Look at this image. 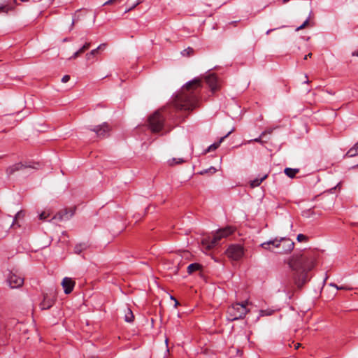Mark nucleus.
Returning <instances> with one entry per match:
<instances>
[{"label":"nucleus","mask_w":358,"mask_h":358,"mask_svg":"<svg viewBox=\"0 0 358 358\" xmlns=\"http://www.w3.org/2000/svg\"><path fill=\"white\" fill-rule=\"evenodd\" d=\"M287 264L292 271V278L295 285L301 288L310 279L308 273L315 266V257L308 252L294 255L288 260Z\"/></svg>","instance_id":"f257e3e1"},{"label":"nucleus","mask_w":358,"mask_h":358,"mask_svg":"<svg viewBox=\"0 0 358 358\" xmlns=\"http://www.w3.org/2000/svg\"><path fill=\"white\" fill-rule=\"evenodd\" d=\"M201 87L202 83L199 78L187 83L182 87L181 92L174 99L175 107L180 110H192L197 106Z\"/></svg>","instance_id":"f03ea898"},{"label":"nucleus","mask_w":358,"mask_h":358,"mask_svg":"<svg viewBox=\"0 0 358 358\" xmlns=\"http://www.w3.org/2000/svg\"><path fill=\"white\" fill-rule=\"evenodd\" d=\"M234 231L235 228L231 226L218 229L213 235V238L211 240L210 238H203L201 241L202 249L207 251L211 250L218 244L222 238L228 237Z\"/></svg>","instance_id":"7ed1b4c3"},{"label":"nucleus","mask_w":358,"mask_h":358,"mask_svg":"<svg viewBox=\"0 0 358 358\" xmlns=\"http://www.w3.org/2000/svg\"><path fill=\"white\" fill-rule=\"evenodd\" d=\"M248 301L243 303H236L231 305L227 310V319L229 321H235L244 318L248 313L247 308Z\"/></svg>","instance_id":"20e7f679"},{"label":"nucleus","mask_w":358,"mask_h":358,"mask_svg":"<svg viewBox=\"0 0 358 358\" xmlns=\"http://www.w3.org/2000/svg\"><path fill=\"white\" fill-rule=\"evenodd\" d=\"M162 110L155 111L148 118V125L152 132H159L164 127L165 118L162 114Z\"/></svg>","instance_id":"39448f33"},{"label":"nucleus","mask_w":358,"mask_h":358,"mask_svg":"<svg viewBox=\"0 0 358 358\" xmlns=\"http://www.w3.org/2000/svg\"><path fill=\"white\" fill-rule=\"evenodd\" d=\"M273 246L280 249L278 252V253H288L294 249V243L289 238H275L274 242H273Z\"/></svg>","instance_id":"423d86ee"},{"label":"nucleus","mask_w":358,"mask_h":358,"mask_svg":"<svg viewBox=\"0 0 358 358\" xmlns=\"http://www.w3.org/2000/svg\"><path fill=\"white\" fill-rule=\"evenodd\" d=\"M39 166L40 165L38 163H34V162H19V163H16L12 166H10L9 167H8L6 169V173L8 176H10V175L13 174L16 171H21V170H23L27 168L38 169Z\"/></svg>","instance_id":"0eeeda50"},{"label":"nucleus","mask_w":358,"mask_h":358,"mask_svg":"<svg viewBox=\"0 0 358 358\" xmlns=\"http://www.w3.org/2000/svg\"><path fill=\"white\" fill-rule=\"evenodd\" d=\"M226 254L232 260H239L244 254L243 247L239 244L231 245L227 248Z\"/></svg>","instance_id":"6e6552de"},{"label":"nucleus","mask_w":358,"mask_h":358,"mask_svg":"<svg viewBox=\"0 0 358 358\" xmlns=\"http://www.w3.org/2000/svg\"><path fill=\"white\" fill-rule=\"evenodd\" d=\"M89 130L94 131L98 138H103L109 136L110 127L107 122L95 126L93 128H89Z\"/></svg>","instance_id":"1a4fd4ad"},{"label":"nucleus","mask_w":358,"mask_h":358,"mask_svg":"<svg viewBox=\"0 0 358 358\" xmlns=\"http://www.w3.org/2000/svg\"><path fill=\"white\" fill-rule=\"evenodd\" d=\"M7 282L11 288H18L23 285L24 278L16 273L9 271L7 275Z\"/></svg>","instance_id":"9d476101"},{"label":"nucleus","mask_w":358,"mask_h":358,"mask_svg":"<svg viewBox=\"0 0 358 358\" xmlns=\"http://www.w3.org/2000/svg\"><path fill=\"white\" fill-rule=\"evenodd\" d=\"M75 208H71L69 210L64 209L63 210H61L58 213H57L53 219L57 220L59 221L64 220H69L70 219L75 213Z\"/></svg>","instance_id":"9b49d317"},{"label":"nucleus","mask_w":358,"mask_h":358,"mask_svg":"<svg viewBox=\"0 0 358 358\" xmlns=\"http://www.w3.org/2000/svg\"><path fill=\"white\" fill-rule=\"evenodd\" d=\"M205 80L213 92L218 90V80L215 73L208 74Z\"/></svg>","instance_id":"f8f14e48"},{"label":"nucleus","mask_w":358,"mask_h":358,"mask_svg":"<svg viewBox=\"0 0 358 358\" xmlns=\"http://www.w3.org/2000/svg\"><path fill=\"white\" fill-rule=\"evenodd\" d=\"M62 285L64 288V293L69 294L73 291L75 286V282L72 278L65 277L62 282Z\"/></svg>","instance_id":"ddd939ff"},{"label":"nucleus","mask_w":358,"mask_h":358,"mask_svg":"<svg viewBox=\"0 0 358 358\" xmlns=\"http://www.w3.org/2000/svg\"><path fill=\"white\" fill-rule=\"evenodd\" d=\"M234 131V129L231 130L230 131H229L225 136H222V138H220V139L216 142V143H213L212 145H210L206 150H205V153H207V152H209L210 151H213V150H216L221 144V143L226 138H227L231 133L232 131Z\"/></svg>","instance_id":"4468645a"},{"label":"nucleus","mask_w":358,"mask_h":358,"mask_svg":"<svg viewBox=\"0 0 358 358\" xmlns=\"http://www.w3.org/2000/svg\"><path fill=\"white\" fill-rule=\"evenodd\" d=\"M54 304V301L50 297L45 295L43 301L40 303V308L42 310H47L51 308Z\"/></svg>","instance_id":"2eb2a0df"},{"label":"nucleus","mask_w":358,"mask_h":358,"mask_svg":"<svg viewBox=\"0 0 358 358\" xmlns=\"http://www.w3.org/2000/svg\"><path fill=\"white\" fill-rule=\"evenodd\" d=\"M24 215L25 213L23 210L18 211L13 220L11 226H17L18 227H20V224H19L18 221L19 220L24 218Z\"/></svg>","instance_id":"dca6fc26"},{"label":"nucleus","mask_w":358,"mask_h":358,"mask_svg":"<svg viewBox=\"0 0 358 358\" xmlns=\"http://www.w3.org/2000/svg\"><path fill=\"white\" fill-rule=\"evenodd\" d=\"M268 177L267 174H265L262 178H257L250 181L251 187L254 188L260 185V184Z\"/></svg>","instance_id":"f3484780"},{"label":"nucleus","mask_w":358,"mask_h":358,"mask_svg":"<svg viewBox=\"0 0 358 358\" xmlns=\"http://www.w3.org/2000/svg\"><path fill=\"white\" fill-rule=\"evenodd\" d=\"M299 169H292V168H286L284 171L285 173L290 178H294L296 173H298Z\"/></svg>","instance_id":"a211bd4d"},{"label":"nucleus","mask_w":358,"mask_h":358,"mask_svg":"<svg viewBox=\"0 0 358 358\" xmlns=\"http://www.w3.org/2000/svg\"><path fill=\"white\" fill-rule=\"evenodd\" d=\"M346 155L349 157H352L358 155V143H355L346 153Z\"/></svg>","instance_id":"6ab92c4d"},{"label":"nucleus","mask_w":358,"mask_h":358,"mask_svg":"<svg viewBox=\"0 0 358 358\" xmlns=\"http://www.w3.org/2000/svg\"><path fill=\"white\" fill-rule=\"evenodd\" d=\"M134 316L129 308H127L124 315V320L127 322H132L134 321Z\"/></svg>","instance_id":"aec40b11"},{"label":"nucleus","mask_w":358,"mask_h":358,"mask_svg":"<svg viewBox=\"0 0 358 358\" xmlns=\"http://www.w3.org/2000/svg\"><path fill=\"white\" fill-rule=\"evenodd\" d=\"M201 268V265L198 263H193L187 266V273L189 274L193 273L194 271H199Z\"/></svg>","instance_id":"412c9836"},{"label":"nucleus","mask_w":358,"mask_h":358,"mask_svg":"<svg viewBox=\"0 0 358 358\" xmlns=\"http://www.w3.org/2000/svg\"><path fill=\"white\" fill-rule=\"evenodd\" d=\"M87 248V245L85 243L77 244L74 248V252L76 254H80L83 250Z\"/></svg>","instance_id":"4be33fe9"},{"label":"nucleus","mask_w":358,"mask_h":358,"mask_svg":"<svg viewBox=\"0 0 358 358\" xmlns=\"http://www.w3.org/2000/svg\"><path fill=\"white\" fill-rule=\"evenodd\" d=\"M264 137V133H261L259 136L258 138L249 140L247 143H250L252 142H257L261 143L262 145H264L266 143V141L263 140V138Z\"/></svg>","instance_id":"5701e85b"},{"label":"nucleus","mask_w":358,"mask_h":358,"mask_svg":"<svg viewBox=\"0 0 358 358\" xmlns=\"http://www.w3.org/2000/svg\"><path fill=\"white\" fill-rule=\"evenodd\" d=\"M185 162V160L182 158H172L171 159L169 160V164L170 166H173L178 164H182Z\"/></svg>","instance_id":"b1692460"},{"label":"nucleus","mask_w":358,"mask_h":358,"mask_svg":"<svg viewBox=\"0 0 358 358\" xmlns=\"http://www.w3.org/2000/svg\"><path fill=\"white\" fill-rule=\"evenodd\" d=\"M330 286L335 287L338 290H351L352 287H350L347 285L338 286L335 283H330Z\"/></svg>","instance_id":"393cba45"},{"label":"nucleus","mask_w":358,"mask_h":358,"mask_svg":"<svg viewBox=\"0 0 358 358\" xmlns=\"http://www.w3.org/2000/svg\"><path fill=\"white\" fill-rule=\"evenodd\" d=\"M273 242H274V239L264 242V243H262L260 245V246L265 250H271L270 245H273Z\"/></svg>","instance_id":"a878e982"},{"label":"nucleus","mask_w":358,"mask_h":358,"mask_svg":"<svg viewBox=\"0 0 358 358\" xmlns=\"http://www.w3.org/2000/svg\"><path fill=\"white\" fill-rule=\"evenodd\" d=\"M98 53L97 50L94 49L91 50L90 52L86 54L87 60H90L93 57H94Z\"/></svg>","instance_id":"bb28decb"},{"label":"nucleus","mask_w":358,"mask_h":358,"mask_svg":"<svg viewBox=\"0 0 358 358\" xmlns=\"http://www.w3.org/2000/svg\"><path fill=\"white\" fill-rule=\"evenodd\" d=\"M273 313V310H261L259 313V315L261 317L265 316V315H271Z\"/></svg>","instance_id":"cd10ccee"},{"label":"nucleus","mask_w":358,"mask_h":358,"mask_svg":"<svg viewBox=\"0 0 358 358\" xmlns=\"http://www.w3.org/2000/svg\"><path fill=\"white\" fill-rule=\"evenodd\" d=\"M193 49L192 48H188L187 49H185L182 52L181 54L183 55V56H189L191 54H192L193 52Z\"/></svg>","instance_id":"c85d7f7f"},{"label":"nucleus","mask_w":358,"mask_h":358,"mask_svg":"<svg viewBox=\"0 0 358 358\" xmlns=\"http://www.w3.org/2000/svg\"><path fill=\"white\" fill-rule=\"evenodd\" d=\"M91 45V43L89 42L85 43L79 50L80 52L83 53L85 50H88Z\"/></svg>","instance_id":"c756f323"},{"label":"nucleus","mask_w":358,"mask_h":358,"mask_svg":"<svg viewBox=\"0 0 358 358\" xmlns=\"http://www.w3.org/2000/svg\"><path fill=\"white\" fill-rule=\"evenodd\" d=\"M296 239H297V241H299V242H302V241H307V239H308V238H307V236H305V235H303V234H299V235L297 236Z\"/></svg>","instance_id":"7c9ffc66"},{"label":"nucleus","mask_w":358,"mask_h":358,"mask_svg":"<svg viewBox=\"0 0 358 358\" xmlns=\"http://www.w3.org/2000/svg\"><path fill=\"white\" fill-rule=\"evenodd\" d=\"M308 22H309V20L307 19L301 25H300L299 27H298L296 29V31H299L301 29H303V28L306 27V26L308 24Z\"/></svg>","instance_id":"2f4dec72"},{"label":"nucleus","mask_w":358,"mask_h":358,"mask_svg":"<svg viewBox=\"0 0 358 358\" xmlns=\"http://www.w3.org/2000/svg\"><path fill=\"white\" fill-rule=\"evenodd\" d=\"M49 216V214L48 213H46L45 212H42L40 215H39V219L41 220H45Z\"/></svg>","instance_id":"473e14b6"},{"label":"nucleus","mask_w":358,"mask_h":358,"mask_svg":"<svg viewBox=\"0 0 358 358\" xmlns=\"http://www.w3.org/2000/svg\"><path fill=\"white\" fill-rule=\"evenodd\" d=\"M81 54H82V52H80V50H78V51H76V52L73 53V55L69 58V59H74L77 58Z\"/></svg>","instance_id":"72a5a7b5"},{"label":"nucleus","mask_w":358,"mask_h":358,"mask_svg":"<svg viewBox=\"0 0 358 358\" xmlns=\"http://www.w3.org/2000/svg\"><path fill=\"white\" fill-rule=\"evenodd\" d=\"M106 47V43H101L95 49L97 50V52H99V50H104Z\"/></svg>","instance_id":"f704fd0d"},{"label":"nucleus","mask_w":358,"mask_h":358,"mask_svg":"<svg viewBox=\"0 0 358 358\" xmlns=\"http://www.w3.org/2000/svg\"><path fill=\"white\" fill-rule=\"evenodd\" d=\"M70 80V76L69 75H65L62 78V83H67Z\"/></svg>","instance_id":"c9c22d12"},{"label":"nucleus","mask_w":358,"mask_h":358,"mask_svg":"<svg viewBox=\"0 0 358 358\" xmlns=\"http://www.w3.org/2000/svg\"><path fill=\"white\" fill-rule=\"evenodd\" d=\"M273 131V129L268 128V129H266L265 131H264L262 133H264V136H265L266 134H271Z\"/></svg>","instance_id":"e433bc0d"},{"label":"nucleus","mask_w":358,"mask_h":358,"mask_svg":"<svg viewBox=\"0 0 358 358\" xmlns=\"http://www.w3.org/2000/svg\"><path fill=\"white\" fill-rule=\"evenodd\" d=\"M141 3V1H137L136 3H134V5H132L131 7H130L129 8H128L126 12H129L130 10H131L132 9H134L136 6H137L139 3Z\"/></svg>","instance_id":"4c0bfd02"},{"label":"nucleus","mask_w":358,"mask_h":358,"mask_svg":"<svg viewBox=\"0 0 358 358\" xmlns=\"http://www.w3.org/2000/svg\"><path fill=\"white\" fill-rule=\"evenodd\" d=\"M78 18H75V17L73 19V20H72V23H71V29H73V26H74L75 22H76V21H78Z\"/></svg>","instance_id":"58836bf2"},{"label":"nucleus","mask_w":358,"mask_h":358,"mask_svg":"<svg viewBox=\"0 0 358 358\" xmlns=\"http://www.w3.org/2000/svg\"><path fill=\"white\" fill-rule=\"evenodd\" d=\"M116 0H108L106 2H105L104 5H108V4H110V3H113Z\"/></svg>","instance_id":"ea45409f"},{"label":"nucleus","mask_w":358,"mask_h":358,"mask_svg":"<svg viewBox=\"0 0 358 358\" xmlns=\"http://www.w3.org/2000/svg\"><path fill=\"white\" fill-rule=\"evenodd\" d=\"M171 299H172L175 301V306L178 305V303H179L178 301L173 296H171Z\"/></svg>","instance_id":"a19ab883"},{"label":"nucleus","mask_w":358,"mask_h":358,"mask_svg":"<svg viewBox=\"0 0 358 358\" xmlns=\"http://www.w3.org/2000/svg\"><path fill=\"white\" fill-rule=\"evenodd\" d=\"M312 53H309L304 57V59H307L308 57H311Z\"/></svg>","instance_id":"79ce46f5"},{"label":"nucleus","mask_w":358,"mask_h":358,"mask_svg":"<svg viewBox=\"0 0 358 358\" xmlns=\"http://www.w3.org/2000/svg\"><path fill=\"white\" fill-rule=\"evenodd\" d=\"M6 6H0V11H6Z\"/></svg>","instance_id":"37998d69"},{"label":"nucleus","mask_w":358,"mask_h":358,"mask_svg":"<svg viewBox=\"0 0 358 358\" xmlns=\"http://www.w3.org/2000/svg\"><path fill=\"white\" fill-rule=\"evenodd\" d=\"M274 30H275V29H268V30H267V31L266 32V34L267 35H268L271 32H272V31H274Z\"/></svg>","instance_id":"c03bdc74"},{"label":"nucleus","mask_w":358,"mask_h":358,"mask_svg":"<svg viewBox=\"0 0 358 358\" xmlns=\"http://www.w3.org/2000/svg\"><path fill=\"white\" fill-rule=\"evenodd\" d=\"M352 55L358 57V50L357 51L353 52L352 53Z\"/></svg>","instance_id":"a18cd8bd"},{"label":"nucleus","mask_w":358,"mask_h":358,"mask_svg":"<svg viewBox=\"0 0 358 358\" xmlns=\"http://www.w3.org/2000/svg\"><path fill=\"white\" fill-rule=\"evenodd\" d=\"M300 345H301V344H300V343H297L294 344V348H295V349H298V348H299V346H300Z\"/></svg>","instance_id":"49530a36"},{"label":"nucleus","mask_w":358,"mask_h":358,"mask_svg":"<svg viewBox=\"0 0 358 358\" xmlns=\"http://www.w3.org/2000/svg\"><path fill=\"white\" fill-rule=\"evenodd\" d=\"M305 77L306 78V80H305V82H304V83H309V80H308V76H307V75H306V76H305Z\"/></svg>","instance_id":"de8ad7c7"},{"label":"nucleus","mask_w":358,"mask_h":358,"mask_svg":"<svg viewBox=\"0 0 358 358\" xmlns=\"http://www.w3.org/2000/svg\"><path fill=\"white\" fill-rule=\"evenodd\" d=\"M85 358H99V357H96V356H89V357H85Z\"/></svg>","instance_id":"09e8293b"},{"label":"nucleus","mask_w":358,"mask_h":358,"mask_svg":"<svg viewBox=\"0 0 358 358\" xmlns=\"http://www.w3.org/2000/svg\"><path fill=\"white\" fill-rule=\"evenodd\" d=\"M203 173H207V170H205V171H201L200 173H201V174H203Z\"/></svg>","instance_id":"8fccbe9b"},{"label":"nucleus","mask_w":358,"mask_h":358,"mask_svg":"<svg viewBox=\"0 0 358 358\" xmlns=\"http://www.w3.org/2000/svg\"><path fill=\"white\" fill-rule=\"evenodd\" d=\"M289 1V0H283V2H284V3H287V2H288Z\"/></svg>","instance_id":"3c124183"},{"label":"nucleus","mask_w":358,"mask_h":358,"mask_svg":"<svg viewBox=\"0 0 358 358\" xmlns=\"http://www.w3.org/2000/svg\"><path fill=\"white\" fill-rule=\"evenodd\" d=\"M69 41V39L67 38L64 39V41Z\"/></svg>","instance_id":"603ef678"},{"label":"nucleus","mask_w":358,"mask_h":358,"mask_svg":"<svg viewBox=\"0 0 358 358\" xmlns=\"http://www.w3.org/2000/svg\"><path fill=\"white\" fill-rule=\"evenodd\" d=\"M210 169H213L214 172L215 171V168L212 167Z\"/></svg>","instance_id":"864d4df0"},{"label":"nucleus","mask_w":358,"mask_h":358,"mask_svg":"<svg viewBox=\"0 0 358 358\" xmlns=\"http://www.w3.org/2000/svg\"><path fill=\"white\" fill-rule=\"evenodd\" d=\"M21 1H23V2H25V1H27L28 0H20Z\"/></svg>","instance_id":"5fc2aeb1"},{"label":"nucleus","mask_w":358,"mask_h":358,"mask_svg":"<svg viewBox=\"0 0 358 358\" xmlns=\"http://www.w3.org/2000/svg\"><path fill=\"white\" fill-rule=\"evenodd\" d=\"M357 143H358V142H357Z\"/></svg>","instance_id":"6e6d98bb"}]
</instances>
